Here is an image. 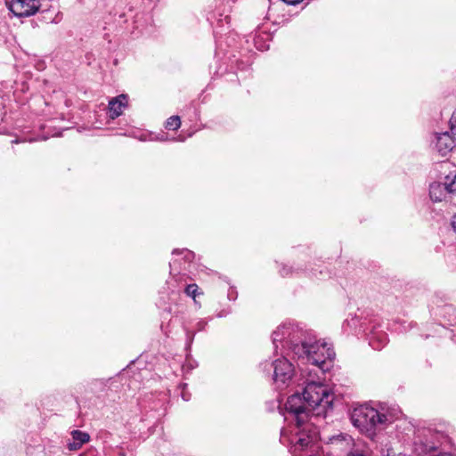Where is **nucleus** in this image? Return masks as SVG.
<instances>
[{
	"label": "nucleus",
	"mask_w": 456,
	"mask_h": 456,
	"mask_svg": "<svg viewBox=\"0 0 456 456\" xmlns=\"http://www.w3.org/2000/svg\"><path fill=\"white\" fill-rule=\"evenodd\" d=\"M174 256L183 255L182 257H175L169 263L171 272L180 273L182 270H186L185 265L190 264L194 257L193 252L188 249H175L172 253Z\"/></svg>",
	"instance_id": "6"
},
{
	"label": "nucleus",
	"mask_w": 456,
	"mask_h": 456,
	"mask_svg": "<svg viewBox=\"0 0 456 456\" xmlns=\"http://www.w3.org/2000/svg\"><path fill=\"white\" fill-rule=\"evenodd\" d=\"M108 380L105 379H95L92 385L94 386V389H98L100 391L104 390L105 387L107 386Z\"/></svg>",
	"instance_id": "16"
},
{
	"label": "nucleus",
	"mask_w": 456,
	"mask_h": 456,
	"mask_svg": "<svg viewBox=\"0 0 456 456\" xmlns=\"http://www.w3.org/2000/svg\"><path fill=\"white\" fill-rule=\"evenodd\" d=\"M181 126V120L179 116H172L166 121V128L168 130H176Z\"/></svg>",
	"instance_id": "13"
},
{
	"label": "nucleus",
	"mask_w": 456,
	"mask_h": 456,
	"mask_svg": "<svg viewBox=\"0 0 456 456\" xmlns=\"http://www.w3.org/2000/svg\"><path fill=\"white\" fill-rule=\"evenodd\" d=\"M8 10L16 17H29L36 14L41 4L39 0H11L6 2Z\"/></svg>",
	"instance_id": "5"
},
{
	"label": "nucleus",
	"mask_w": 456,
	"mask_h": 456,
	"mask_svg": "<svg viewBox=\"0 0 456 456\" xmlns=\"http://www.w3.org/2000/svg\"><path fill=\"white\" fill-rule=\"evenodd\" d=\"M71 436L72 439L77 441V444H80V445H83L90 440V436L87 433L80 430H73L71 432Z\"/></svg>",
	"instance_id": "11"
},
{
	"label": "nucleus",
	"mask_w": 456,
	"mask_h": 456,
	"mask_svg": "<svg viewBox=\"0 0 456 456\" xmlns=\"http://www.w3.org/2000/svg\"><path fill=\"white\" fill-rule=\"evenodd\" d=\"M198 289H199V287L196 283H192V284H189L186 286V288L184 289V293L188 296V297H191L195 303H197V296H198Z\"/></svg>",
	"instance_id": "14"
},
{
	"label": "nucleus",
	"mask_w": 456,
	"mask_h": 456,
	"mask_svg": "<svg viewBox=\"0 0 456 456\" xmlns=\"http://www.w3.org/2000/svg\"><path fill=\"white\" fill-rule=\"evenodd\" d=\"M289 273V269H286L285 267L281 271V273L282 276L288 275Z\"/></svg>",
	"instance_id": "27"
},
{
	"label": "nucleus",
	"mask_w": 456,
	"mask_h": 456,
	"mask_svg": "<svg viewBox=\"0 0 456 456\" xmlns=\"http://www.w3.org/2000/svg\"><path fill=\"white\" fill-rule=\"evenodd\" d=\"M294 369L292 364L286 358L277 359L273 362V380L278 388L282 389L288 386L292 379Z\"/></svg>",
	"instance_id": "4"
},
{
	"label": "nucleus",
	"mask_w": 456,
	"mask_h": 456,
	"mask_svg": "<svg viewBox=\"0 0 456 456\" xmlns=\"http://www.w3.org/2000/svg\"><path fill=\"white\" fill-rule=\"evenodd\" d=\"M292 350L298 358L319 367L322 370H328L335 357V352L329 344H290Z\"/></svg>",
	"instance_id": "2"
},
{
	"label": "nucleus",
	"mask_w": 456,
	"mask_h": 456,
	"mask_svg": "<svg viewBox=\"0 0 456 456\" xmlns=\"http://www.w3.org/2000/svg\"><path fill=\"white\" fill-rule=\"evenodd\" d=\"M447 193H450L447 188V184L433 183L429 186V196L434 202L442 201Z\"/></svg>",
	"instance_id": "10"
},
{
	"label": "nucleus",
	"mask_w": 456,
	"mask_h": 456,
	"mask_svg": "<svg viewBox=\"0 0 456 456\" xmlns=\"http://www.w3.org/2000/svg\"><path fill=\"white\" fill-rule=\"evenodd\" d=\"M81 447H82V445H80V444H77V442L75 441V440H73V442H70V443L68 444V449L69 451H77Z\"/></svg>",
	"instance_id": "20"
},
{
	"label": "nucleus",
	"mask_w": 456,
	"mask_h": 456,
	"mask_svg": "<svg viewBox=\"0 0 456 456\" xmlns=\"http://www.w3.org/2000/svg\"><path fill=\"white\" fill-rule=\"evenodd\" d=\"M297 336L301 337L302 338H304L305 337H311L312 338V340H315V342H318L316 340V336L315 334L314 333V331L312 330H303V333H297Z\"/></svg>",
	"instance_id": "17"
},
{
	"label": "nucleus",
	"mask_w": 456,
	"mask_h": 456,
	"mask_svg": "<svg viewBox=\"0 0 456 456\" xmlns=\"http://www.w3.org/2000/svg\"><path fill=\"white\" fill-rule=\"evenodd\" d=\"M127 104V96L120 94L109 102L110 117L114 119L122 114V109Z\"/></svg>",
	"instance_id": "9"
},
{
	"label": "nucleus",
	"mask_w": 456,
	"mask_h": 456,
	"mask_svg": "<svg viewBox=\"0 0 456 456\" xmlns=\"http://www.w3.org/2000/svg\"><path fill=\"white\" fill-rule=\"evenodd\" d=\"M158 139H159V141H166V140H167V138L164 134H161V136H160V137H158Z\"/></svg>",
	"instance_id": "28"
},
{
	"label": "nucleus",
	"mask_w": 456,
	"mask_h": 456,
	"mask_svg": "<svg viewBox=\"0 0 456 456\" xmlns=\"http://www.w3.org/2000/svg\"><path fill=\"white\" fill-rule=\"evenodd\" d=\"M451 224L453 231L456 232V214L452 216Z\"/></svg>",
	"instance_id": "25"
},
{
	"label": "nucleus",
	"mask_w": 456,
	"mask_h": 456,
	"mask_svg": "<svg viewBox=\"0 0 456 456\" xmlns=\"http://www.w3.org/2000/svg\"><path fill=\"white\" fill-rule=\"evenodd\" d=\"M347 456H366V455H364L361 451L355 450V451L351 452L350 453H348Z\"/></svg>",
	"instance_id": "23"
},
{
	"label": "nucleus",
	"mask_w": 456,
	"mask_h": 456,
	"mask_svg": "<svg viewBox=\"0 0 456 456\" xmlns=\"http://www.w3.org/2000/svg\"><path fill=\"white\" fill-rule=\"evenodd\" d=\"M334 395L330 389L322 383L308 382L302 395H290L285 408L296 418L297 427L305 424L310 414L316 417H326L332 407Z\"/></svg>",
	"instance_id": "1"
},
{
	"label": "nucleus",
	"mask_w": 456,
	"mask_h": 456,
	"mask_svg": "<svg viewBox=\"0 0 456 456\" xmlns=\"http://www.w3.org/2000/svg\"><path fill=\"white\" fill-rule=\"evenodd\" d=\"M281 335L282 337H287L289 342H312L311 337H305L302 338L301 337L296 335L297 333H303V329L298 326H295L292 324H283L281 326Z\"/></svg>",
	"instance_id": "8"
},
{
	"label": "nucleus",
	"mask_w": 456,
	"mask_h": 456,
	"mask_svg": "<svg viewBox=\"0 0 456 456\" xmlns=\"http://www.w3.org/2000/svg\"><path fill=\"white\" fill-rule=\"evenodd\" d=\"M351 420L362 432L373 434L376 427L385 423L387 418L372 407L361 405L354 409Z\"/></svg>",
	"instance_id": "3"
},
{
	"label": "nucleus",
	"mask_w": 456,
	"mask_h": 456,
	"mask_svg": "<svg viewBox=\"0 0 456 456\" xmlns=\"http://www.w3.org/2000/svg\"><path fill=\"white\" fill-rule=\"evenodd\" d=\"M447 188L450 193L456 192V174L452 182L447 184Z\"/></svg>",
	"instance_id": "19"
},
{
	"label": "nucleus",
	"mask_w": 456,
	"mask_h": 456,
	"mask_svg": "<svg viewBox=\"0 0 456 456\" xmlns=\"http://www.w3.org/2000/svg\"><path fill=\"white\" fill-rule=\"evenodd\" d=\"M314 436L302 435L301 436L298 437L297 441V445L299 446L301 449L307 448L314 444Z\"/></svg>",
	"instance_id": "12"
},
{
	"label": "nucleus",
	"mask_w": 456,
	"mask_h": 456,
	"mask_svg": "<svg viewBox=\"0 0 456 456\" xmlns=\"http://www.w3.org/2000/svg\"><path fill=\"white\" fill-rule=\"evenodd\" d=\"M387 456H408V455L403 454V453H398V454H395V453L394 452H392L391 450H387Z\"/></svg>",
	"instance_id": "24"
},
{
	"label": "nucleus",
	"mask_w": 456,
	"mask_h": 456,
	"mask_svg": "<svg viewBox=\"0 0 456 456\" xmlns=\"http://www.w3.org/2000/svg\"><path fill=\"white\" fill-rule=\"evenodd\" d=\"M236 297H237V295L233 291L228 294L229 299H233L234 300L236 298Z\"/></svg>",
	"instance_id": "26"
},
{
	"label": "nucleus",
	"mask_w": 456,
	"mask_h": 456,
	"mask_svg": "<svg viewBox=\"0 0 456 456\" xmlns=\"http://www.w3.org/2000/svg\"><path fill=\"white\" fill-rule=\"evenodd\" d=\"M186 384L183 385V389L181 392V396L184 401H189L191 398V395L185 391Z\"/></svg>",
	"instance_id": "21"
},
{
	"label": "nucleus",
	"mask_w": 456,
	"mask_h": 456,
	"mask_svg": "<svg viewBox=\"0 0 456 456\" xmlns=\"http://www.w3.org/2000/svg\"><path fill=\"white\" fill-rule=\"evenodd\" d=\"M272 339V342H282L287 339V337L281 335V326L273 331Z\"/></svg>",
	"instance_id": "15"
},
{
	"label": "nucleus",
	"mask_w": 456,
	"mask_h": 456,
	"mask_svg": "<svg viewBox=\"0 0 456 456\" xmlns=\"http://www.w3.org/2000/svg\"><path fill=\"white\" fill-rule=\"evenodd\" d=\"M281 1L288 4L295 5V4L301 3L303 0H281Z\"/></svg>",
	"instance_id": "22"
},
{
	"label": "nucleus",
	"mask_w": 456,
	"mask_h": 456,
	"mask_svg": "<svg viewBox=\"0 0 456 456\" xmlns=\"http://www.w3.org/2000/svg\"><path fill=\"white\" fill-rule=\"evenodd\" d=\"M450 125H451V131L456 134V110L452 113V115L451 117Z\"/></svg>",
	"instance_id": "18"
},
{
	"label": "nucleus",
	"mask_w": 456,
	"mask_h": 456,
	"mask_svg": "<svg viewBox=\"0 0 456 456\" xmlns=\"http://www.w3.org/2000/svg\"><path fill=\"white\" fill-rule=\"evenodd\" d=\"M454 147V140L448 133L436 135L435 148L441 156H446Z\"/></svg>",
	"instance_id": "7"
}]
</instances>
